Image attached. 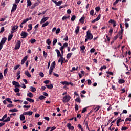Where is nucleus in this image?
<instances>
[{"label": "nucleus", "mask_w": 131, "mask_h": 131, "mask_svg": "<svg viewBox=\"0 0 131 131\" xmlns=\"http://www.w3.org/2000/svg\"><path fill=\"white\" fill-rule=\"evenodd\" d=\"M85 37L88 39V40H92V39L94 38V36L93 35V34L91 33L90 30H88L86 32Z\"/></svg>", "instance_id": "obj_1"}, {"label": "nucleus", "mask_w": 131, "mask_h": 131, "mask_svg": "<svg viewBox=\"0 0 131 131\" xmlns=\"http://www.w3.org/2000/svg\"><path fill=\"white\" fill-rule=\"evenodd\" d=\"M20 47H21V41L18 40L15 46L14 49L15 50H19L20 49Z\"/></svg>", "instance_id": "obj_2"}, {"label": "nucleus", "mask_w": 131, "mask_h": 131, "mask_svg": "<svg viewBox=\"0 0 131 131\" xmlns=\"http://www.w3.org/2000/svg\"><path fill=\"white\" fill-rule=\"evenodd\" d=\"M20 36H21V38H26V37L28 36V34L25 31H22L20 34Z\"/></svg>", "instance_id": "obj_3"}, {"label": "nucleus", "mask_w": 131, "mask_h": 131, "mask_svg": "<svg viewBox=\"0 0 131 131\" xmlns=\"http://www.w3.org/2000/svg\"><path fill=\"white\" fill-rule=\"evenodd\" d=\"M12 84L13 85H15V88H20L21 85H20V84L18 82H16L15 81H12Z\"/></svg>", "instance_id": "obj_4"}, {"label": "nucleus", "mask_w": 131, "mask_h": 131, "mask_svg": "<svg viewBox=\"0 0 131 131\" xmlns=\"http://www.w3.org/2000/svg\"><path fill=\"white\" fill-rule=\"evenodd\" d=\"M39 4H40V1L37 0V1L34 4V5L32 6V9H34V8H35V7H37V6L39 5Z\"/></svg>", "instance_id": "obj_5"}, {"label": "nucleus", "mask_w": 131, "mask_h": 131, "mask_svg": "<svg viewBox=\"0 0 131 131\" xmlns=\"http://www.w3.org/2000/svg\"><path fill=\"white\" fill-rule=\"evenodd\" d=\"M16 10H17V5L16 4H13L11 9V13H14Z\"/></svg>", "instance_id": "obj_6"}, {"label": "nucleus", "mask_w": 131, "mask_h": 131, "mask_svg": "<svg viewBox=\"0 0 131 131\" xmlns=\"http://www.w3.org/2000/svg\"><path fill=\"white\" fill-rule=\"evenodd\" d=\"M101 19V14H99L97 16V17L92 21V23H95V22H97V21H99Z\"/></svg>", "instance_id": "obj_7"}, {"label": "nucleus", "mask_w": 131, "mask_h": 131, "mask_svg": "<svg viewBox=\"0 0 131 131\" xmlns=\"http://www.w3.org/2000/svg\"><path fill=\"white\" fill-rule=\"evenodd\" d=\"M33 112L32 111H29V112H25L23 113L24 115H29L30 116L31 115H32Z\"/></svg>", "instance_id": "obj_8"}, {"label": "nucleus", "mask_w": 131, "mask_h": 131, "mask_svg": "<svg viewBox=\"0 0 131 131\" xmlns=\"http://www.w3.org/2000/svg\"><path fill=\"white\" fill-rule=\"evenodd\" d=\"M28 57L27 56H26L24 57V58L21 60V64L23 65L25 62H26V60H27Z\"/></svg>", "instance_id": "obj_9"}, {"label": "nucleus", "mask_w": 131, "mask_h": 131, "mask_svg": "<svg viewBox=\"0 0 131 131\" xmlns=\"http://www.w3.org/2000/svg\"><path fill=\"white\" fill-rule=\"evenodd\" d=\"M109 23H114L113 24V27H115V26H116V25H117V24H116V21H115V20H114V19H110L108 21Z\"/></svg>", "instance_id": "obj_10"}, {"label": "nucleus", "mask_w": 131, "mask_h": 131, "mask_svg": "<svg viewBox=\"0 0 131 131\" xmlns=\"http://www.w3.org/2000/svg\"><path fill=\"white\" fill-rule=\"evenodd\" d=\"M67 127L68 128H69V129H70L71 130H73L74 129V127L71 126V123L67 124Z\"/></svg>", "instance_id": "obj_11"}, {"label": "nucleus", "mask_w": 131, "mask_h": 131, "mask_svg": "<svg viewBox=\"0 0 131 131\" xmlns=\"http://www.w3.org/2000/svg\"><path fill=\"white\" fill-rule=\"evenodd\" d=\"M49 19V17H43L40 21V24H42V23H45L46 21L48 20Z\"/></svg>", "instance_id": "obj_12"}, {"label": "nucleus", "mask_w": 131, "mask_h": 131, "mask_svg": "<svg viewBox=\"0 0 131 131\" xmlns=\"http://www.w3.org/2000/svg\"><path fill=\"white\" fill-rule=\"evenodd\" d=\"M122 121H124V119H121V118H119L117 120V126H119L120 122H122Z\"/></svg>", "instance_id": "obj_13"}, {"label": "nucleus", "mask_w": 131, "mask_h": 131, "mask_svg": "<svg viewBox=\"0 0 131 131\" xmlns=\"http://www.w3.org/2000/svg\"><path fill=\"white\" fill-rule=\"evenodd\" d=\"M59 57H60L59 59H60L61 64V65H63V63L66 62L65 61V58H63V55H61V56H59Z\"/></svg>", "instance_id": "obj_14"}, {"label": "nucleus", "mask_w": 131, "mask_h": 131, "mask_svg": "<svg viewBox=\"0 0 131 131\" xmlns=\"http://www.w3.org/2000/svg\"><path fill=\"white\" fill-rule=\"evenodd\" d=\"M6 41H7V37H4L1 39L0 43L5 45Z\"/></svg>", "instance_id": "obj_15"}, {"label": "nucleus", "mask_w": 131, "mask_h": 131, "mask_svg": "<svg viewBox=\"0 0 131 131\" xmlns=\"http://www.w3.org/2000/svg\"><path fill=\"white\" fill-rule=\"evenodd\" d=\"M26 100L28 101V102H30V103H34V100L31 98H29L28 97H27L26 98Z\"/></svg>", "instance_id": "obj_16"}, {"label": "nucleus", "mask_w": 131, "mask_h": 131, "mask_svg": "<svg viewBox=\"0 0 131 131\" xmlns=\"http://www.w3.org/2000/svg\"><path fill=\"white\" fill-rule=\"evenodd\" d=\"M25 75H26V76L28 77L29 78L31 77V74L29 73V72H28V71H26L25 72Z\"/></svg>", "instance_id": "obj_17"}, {"label": "nucleus", "mask_w": 131, "mask_h": 131, "mask_svg": "<svg viewBox=\"0 0 131 131\" xmlns=\"http://www.w3.org/2000/svg\"><path fill=\"white\" fill-rule=\"evenodd\" d=\"M28 28L29 29H27V31H30L31 30H32V24H29L28 25Z\"/></svg>", "instance_id": "obj_18"}, {"label": "nucleus", "mask_w": 131, "mask_h": 131, "mask_svg": "<svg viewBox=\"0 0 131 131\" xmlns=\"http://www.w3.org/2000/svg\"><path fill=\"white\" fill-rule=\"evenodd\" d=\"M55 52H56V53H57V57H60V56H62V55L61 54V52H60V51L59 50L56 49Z\"/></svg>", "instance_id": "obj_19"}, {"label": "nucleus", "mask_w": 131, "mask_h": 131, "mask_svg": "<svg viewBox=\"0 0 131 131\" xmlns=\"http://www.w3.org/2000/svg\"><path fill=\"white\" fill-rule=\"evenodd\" d=\"M80 49L82 51L81 53H84V50H85V46L82 45L80 47Z\"/></svg>", "instance_id": "obj_20"}, {"label": "nucleus", "mask_w": 131, "mask_h": 131, "mask_svg": "<svg viewBox=\"0 0 131 131\" xmlns=\"http://www.w3.org/2000/svg\"><path fill=\"white\" fill-rule=\"evenodd\" d=\"M79 29H80V27L77 26L76 29L75 31L76 34H78V33H79Z\"/></svg>", "instance_id": "obj_21"}, {"label": "nucleus", "mask_w": 131, "mask_h": 131, "mask_svg": "<svg viewBox=\"0 0 131 131\" xmlns=\"http://www.w3.org/2000/svg\"><path fill=\"white\" fill-rule=\"evenodd\" d=\"M46 86L47 89H49V90H51V89H53V84H50V85L46 84Z\"/></svg>", "instance_id": "obj_22"}, {"label": "nucleus", "mask_w": 131, "mask_h": 131, "mask_svg": "<svg viewBox=\"0 0 131 131\" xmlns=\"http://www.w3.org/2000/svg\"><path fill=\"white\" fill-rule=\"evenodd\" d=\"M72 55H73L72 52L68 53L67 56V59H68V60H69V59H70Z\"/></svg>", "instance_id": "obj_23"}, {"label": "nucleus", "mask_w": 131, "mask_h": 131, "mask_svg": "<svg viewBox=\"0 0 131 131\" xmlns=\"http://www.w3.org/2000/svg\"><path fill=\"white\" fill-rule=\"evenodd\" d=\"M85 19V17L84 16H82L80 19L79 21L81 22V23H84V20Z\"/></svg>", "instance_id": "obj_24"}, {"label": "nucleus", "mask_w": 131, "mask_h": 131, "mask_svg": "<svg viewBox=\"0 0 131 131\" xmlns=\"http://www.w3.org/2000/svg\"><path fill=\"white\" fill-rule=\"evenodd\" d=\"M20 119L21 121L25 120V116H24V114L20 115Z\"/></svg>", "instance_id": "obj_25"}, {"label": "nucleus", "mask_w": 131, "mask_h": 131, "mask_svg": "<svg viewBox=\"0 0 131 131\" xmlns=\"http://www.w3.org/2000/svg\"><path fill=\"white\" fill-rule=\"evenodd\" d=\"M27 96L29 98H33V94H32L31 92L28 93Z\"/></svg>", "instance_id": "obj_26"}, {"label": "nucleus", "mask_w": 131, "mask_h": 131, "mask_svg": "<svg viewBox=\"0 0 131 131\" xmlns=\"http://www.w3.org/2000/svg\"><path fill=\"white\" fill-rule=\"evenodd\" d=\"M55 68H52V67H50V70H49V75H52V73L53 72V70H54Z\"/></svg>", "instance_id": "obj_27"}, {"label": "nucleus", "mask_w": 131, "mask_h": 131, "mask_svg": "<svg viewBox=\"0 0 131 131\" xmlns=\"http://www.w3.org/2000/svg\"><path fill=\"white\" fill-rule=\"evenodd\" d=\"M27 6L28 7H30V6H31V5H32V3L31 2V0H27Z\"/></svg>", "instance_id": "obj_28"}, {"label": "nucleus", "mask_w": 131, "mask_h": 131, "mask_svg": "<svg viewBox=\"0 0 131 131\" xmlns=\"http://www.w3.org/2000/svg\"><path fill=\"white\" fill-rule=\"evenodd\" d=\"M6 101H7V102H8V103H10V104H13V101H12V99L11 98H6Z\"/></svg>", "instance_id": "obj_29"}, {"label": "nucleus", "mask_w": 131, "mask_h": 131, "mask_svg": "<svg viewBox=\"0 0 131 131\" xmlns=\"http://www.w3.org/2000/svg\"><path fill=\"white\" fill-rule=\"evenodd\" d=\"M13 34L9 35L8 37V41H10V40H11V39H12V38H13Z\"/></svg>", "instance_id": "obj_30"}, {"label": "nucleus", "mask_w": 131, "mask_h": 131, "mask_svg": "<svg viewBox=\"0 0 131 131\" xmlns=\"http://www.w3.org/2000/svg\"><path fill=\"white\" fill-rule=\"evenodd\" d=\"M30 89L31 92H32L33 93H34V92H35L36 91V89L33 86H30Z\"/></svg>", "instance_id": "obj_31"}, {"label": "nucleus", "mask_w": 131, "mask_h": 131, "mask_svg": "<svg viewBox=\"0 0 131 131\" xmlns=\"http://www.w3.org/2000/svg\"><path fill=\"white\" fill-rule=\"evenodd\" d=\"M119 83L120 84H122V83H124V82H125V81L122 79H120L118 81Z\"/></svg>", "instance_id": "obj_32"}, {"label": "nucleus", "mask_w": 131, "mask_h": 131, "mask_svg": "<svg viewBox=\"0 0 131 131\" xmlns=\"http://www.w3.org/2000/svg\"><path fill=\"white\" fill-rule=\"evenodd\" d=\"M18 28H19V26H14L12 28V31H15V30H16V29H18Z\"/></svg>", "instance_id": "obj_33"}, {"label": "nucleus", "mask_w": 131, "mask_h": 131, "mask_svg": "<svg viewBox=\"0 0 131 131\" xmlns=\"http://www.w3.org/2000/svg\"><path fill=\"white\" fill-rule=\"evenodd\" d=\"M50 24V23L48 21H46L45 23L43 24L42 25V27H46V26H48Z\"/></svg>", "instance_id": "obj_34"}, {"label": "nucleus", "mask_w": 131, "mask_h": 131, "mask_svg": "<svg viewBox=\"0 0 131 131\" xmlns=\"http://www.w3.org/2000/svg\"><path fill=\"white\" fill-rule=\"evenodd\" d=\"M38 99L40 100L41 101H42V100H44V99H46V97L43 95H41L38 97Z\"/></svg>", "instance_id": "obj_35"}, {"label": "nucleus", "mask_w": 131, "mask_h": 131, "mask_svg": "<svg viewBox=\"0 0 131 131\" xmlns=\"http://www.w3.org/2000/svg\"><path fill=\"white\" fill-rule=\"evenodd\" d=\"M56 66V62L53 61L50 66V67H52V68H55V67Z\"/></svg>", "instance_id": "obj_36"}, {"label": "nucleus", "mask_w": 131, "mask_h": 131, "mask_svg": "<svg viewBox=\"0 0 131 131\" xmlns=\"http://www.w3.org/2000/svg\"><path fill=\"white\" fill-rule=\"evenodd\" d=\"M46 43H47V45H48V46H50V45H51V43H52V41H51V40H50V39H48L46 40Z\"/></svg>", "instance_id": "obj_37"}, {"label": "nucleus", "mask_w": 131, "mask_h": 131, "mask_svg": "<svg viewBox=\"0 0 131 131\" xmlns=\"http://www.w3.org/2000/svg\"><path fill=\"white\" fill-rule=\"evenodd\" d=\"M7 73H8V68H6L4 71V75L5 76H7Z\"/></svg>", "instance_id": "obj_38"}, {"label": "nucleus", "mask_w": 131, "mask_h": 131, "mask_svg": "<svg viewBox=\"0 0 131 131\" xmlns=\"http://www.w3.org/2000/svg\"><path fill=\"white\" fill-rule=\"evenodd\" d=\"M127 113V110H123L122 113L120 114V117H121V115H122V114H126Z\"/></svg>", "instance_id": "obj_39"}, {"label": "nucleus", "mask_w": 131, "mask_h": 131, "mask_svg": "<svg viewBox=\"0 0 131 131\" xmlns=\"http://www.w3.org/2000/svg\"><path fill=\"white\" fill-rule=\"evenodd\" d=\"M70 99H71L70 96H66V102H69V101H70Z\"/></svg>", "instance_id": "obj_40"}, {"label": "nucleus", "mask_w": 131, "mask_h": 131, "mask_svg": "<svg viewBox=\"0 0 131 131\" xmlns=\"http://www.w3.org/2000/svg\"><path fill=\"white\" fill-rule=\"evenodd\" d=\"M10 112H18V110L16 108L11 109L9 110Z\"/></svg>", "instance_id": "obj_41"}, {"label": "nucleus", "mask_w": 131, "mask_h": 131, "mask_svg": "<svg viewBox=\"0 0 131 131\" xmlns=\"http://www.w3.org/2000/svg\"><path fill=\"white\" fill-rule=\"evenodd\" d=\"M76 19V16L75 15H73L71 17V20L73 22Z\"/></svg>", "instance_id": "obj_42"}, {"label": "nucleus", "mask_w": 131, "mask_h": 131, "mask_svg": "<svg viewBox=\"0 0 131 131\" xmlns=\"http://www.w3.org/2000/svg\"><path fill=\"white\" fill-rule=\"evenodd\" d=\"M103 69H107V67L106 66H103L100 68L99 70H100V71H102V70H103Z\"/></svg>", "instance_id": "obj_43"}, {"label": "nucleus", "mask_w": 131, "mask_h": 131, "mask_svg": "<svg viewBox=\"0 0 131 131\" xmlns=\"http://www.w3.org/2000/svg\"><path fill=\"white\" fill-rule=\"evenodd\" d=\"M75 101L78 102V103H80L81 102V100H80V99L79 97H78L75 99Z\"/></svg>", "instance_id": "obj_44"}, {"label": "nucleus", "mask_w": 131, "mask_h": 131, "mask_svg": "<svg viewBox=\"0 0 131 131\" xmlns=\"http://www.w3.org/2000/svg\"><path fill=\"white\" fill-rule=\"evenodd\" d=\"M66 47V43H64V44H63V45L61 47H60V50H64V49H65V47Z\"/></svg>", "instance_id": "obj_45"}, {"label": "nucleus", "mask_w": 131, "mask_h": 131, "mask_svg": "<svg viewBox=\"0 0 131 131\" xmlns=\"http://www.w3.org/2000/svg\"><path fill=\"white\" fill-rule=\"evenodd\" d=\"M94 14V10L92 9L90 11V15H91V16H95V15H96V13L95 14Z\"/></svg>", "instance_id": "obj_46"}, {"label": "nucleus", "mask_w": 131, "mask_h": 131, "mask_svg": "<svg viewBox=\"0 0 131 131\" xmlns=\"http://www.w3.org/2000/svg\"><path fill=\"white\" fill-rule=\"evenodd\" d=\"M62 3H63V2L62 1H58L56 3V6H61V5H62Z\"/></svg>", "instance_id": "obj_47"}, {"label": "nucleus", "mask_w": 131, "mask_h": 131, "mask_svg": "<svg viewBox=\"0 0 131 131\" xmlns=\"http://www.w3.org/2000/svg\"><path fill=\"white\" fill-rule=\"evenodd\" d=\"M14 92H15V93H19V92H20V89H19V88L16 87V88L14 89Z\"/></svg>", "instance_id": "obj_48"}, {"label": "nucleus", "mask_w": 131, "mask_h": 131, "mask_svg": "<svg viewBox=\"0 0 131 131\" xmlns=\"http://www.w3.org/2000/svg\"><path fill=\"white\" fill-rule=\"evenodd\" d=\"M57 41H58V40H57V39H54L53 41V46H55V45H56V43H57Z\"/></svg>", "instance_id": "obj_49"}, {"label": "nucleus", "mask_w": 131, "mask_h": 131, "mask_svg": "<svg viewBox=\"0 0 131 131\" xmlns=\"http://www.w3.org/2000/svg\"><path fill=\"white\" fill-rule=\"evenodd\" d=\"M4 31H5V27H2L1 28L0 33H3Z\"/></svg>", "instance_id": "obj_50"}, {"label": "nucleus", "mask_w": 131, "mask_h": 131, "mask_svg": "<svg viewBox=\"0 0 131 131\" xmlns=\"http://www.w3.org/2000/svg\"><path fill=\"white\" fill-rule=\"evenodd\" d=\"M43 57H44V58H47V56H48V53H47L46 52V51H43Z\"/></svg>", "instance_id": "obj_51"}, {"label": "nucleus", "mask_w": 131, "mask_h": 131, "mask_svg": "<svg viewBox=\"0 0 131 131\" xmlns=\"http://www.w3.org/2000/svg\"><path fill=\"white\" fill-rule=\"evenodd\" d=\"M118 2H121V0H116V2H115L113 3V6H115L116 5H117V4H118Z\"/></svg>", "instance_id": "obj_52"}, {"label": "nucleus", "mask_w": 131, "mask_h": 131, "mask_svg": "<svg viewBox=\"0 0 131 131\" xmlns=\"http://www.w3.org/2000/svg\"><path fill=\"white\" fill-rule=\"evenodd\" d=\"M36 42V40L35 39H31V40H30V42H31V43H34L35 42Z\"/></svg>", "instance_id": "obj_53"}, {"label": "nucleus", "mask_w": 131, "mask_h": 131, "mask_svg": "<svg viewBox=\"0 0 131 131\" xmlns=\"http://www.w3.org/2000/svg\"><path fill=\"white\" fill-rule=\"evenodd\" d=\"M11 120V119H10V117H7L6 120L4 121V122H8V121H10Z\"/></svg>", "instance_id": "obj_54"}, {"label": "nucleus", "mask_w": 131, "mask_h": 131, "mask_svg": "<svg viewBox=\"0 0 131 131\" xmlns=\"http://www.w3.org/2000/svg\"><path fill=\"white\" fill-rule=\"evenodd\" d=\"M60 83H61V84H63V85H64V84H65V85H64V89H66V81H61V82H60Z\"/></svg>", "instance_id": "obj_55"}, {"label": "nucleus", "mask_w": 131, "mask_h": 131, "mask_svg": "<svg viewBox=\"0 0 131 131\" xmlns=\"http://www.w3.org/2000/svg\"><path fill=\"white\" fill-rule=\"evenodd\" d=\"M95 10L96 12H99L101 10V8L100 7H96Z\"/></svg>", "instance_id": "obj_56"}, {"label": "nucleus", "mask_w": 131, "mask_h": 131, "mask_svg": "<svg viewBox=\"0 0 131 131\" xmlns=\"http://www.w3.org/2000/svg\"><path fill=\"white\" fill-rule=\"evenodd\" d=\"M78 109H79L78 105L75 104V110L76 111H78Z\"/></svg>", "instance_id": "obj_57"}, {"label": "nucleus", "mask_w": 131, "mask_h": 131, "mask_svg": "<svg viewBox=\"0 0 131 131\" xmlns=\"http://www.w3.org/2000/svg\"><path fill=\"white\" fill-rule=\"evenodd\" d=\"M43 83H45V84H48V83H50V80H46L43 81Z\"/></svg>", "instance_id": "obj_58"}, {"label": "nucleus", "mask_w": 131, "mask_h": 131, "mask_svg": "<svg viewBox=\"0 0 131 131\" xmlns=\"http://www.w3.org/2000/svg\"><path fill=\"white\" fill-rule=\"evenodd\" d=\"M125 122H127V121H131V118H126L125 120Z\"/></svg>", "instance_id": "obj_59"}, {"label": "nucleus", "mask_w": 131, "mask_h": 131, "mask_svg": "<svg viewBox=\"0 0 131 131\" xmlns=\"http://www.w3.org/2000/svg\"><path fill=\"white\" fill-rule=\"evenodd\" d=\"M126 129H128V128L125 126L122 127L121 128V130H126Z\"/></svg>", "instance_id": "obj_60"}, {"label": "nucleus", "mask_w": 131, "mask_h": 131, "mask_svg": "<svg viewBox=\"0 0 131 131\" xmlns=\"http://www.w3.org/2000/svg\"><path fill=\"white\" fill-rule=\"evenodd\" d=\"M87 81H88V85H91V84H92V81L91 80V79L87 80Z\"/></svg>", "instance_id": "obj_61"}, {"label": "nucleus", "mask_w": 131, "mask_h": 131, "mask_svg": "<svg viewBox=\"0 0 131 131\" xmlns=\"http://www.w3.org/2000/svg\"><path fill=\"white\" fill-rule=\"evenodd\" d=\"M60 30H61L60 29V28H58L57 29H56V34H58L60 33Z\"/></svg>", "instance_id": "obj_62"}, {"label": "nucleus", "mask_w": 131, "mask_h": 131, "mask_svg": "<svg viewBox=\"0 0 131 131\" xmlns=\"http://www.w3.org/2000/svg\"><path fill=\"white\" fill-rule=\"evenodd\" d=\"M106 74H108V75H113V72H110V71H107V72H106Z\"/></svg>", "instance_id": "obj_63"}, {"label": "nucleus", "mask_w": 131, "mask_h": 131, "mask_svg": "<svg viewBox=\"0 0 131 131\" xmlns=\"http://www.w3.org/2000/svg\"><path fill=\"white\" fill-rule=\"evenodd\" d=\"M39 75H40L41 77H44L45 76V74L42 72H40Z\"/></svg>", "instance_id": "obj_64"}]
</instances>
